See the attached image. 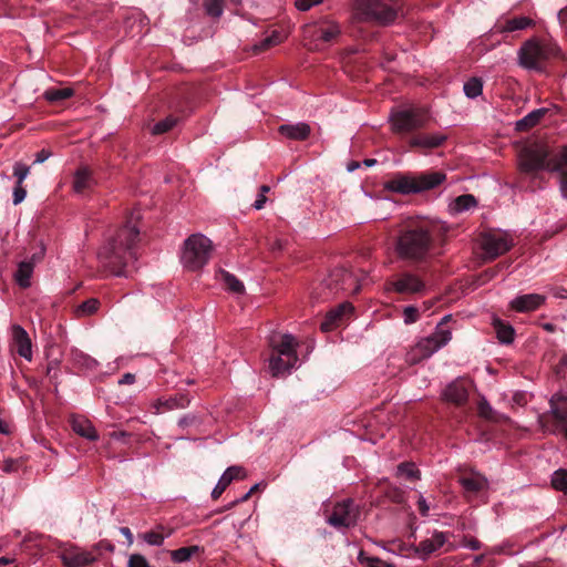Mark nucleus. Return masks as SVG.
Masks as SVG:
<instances>
[{
  "label": "nucleus",
  "mask_w": 567,
  "mask_h": 567,
  "mask_svg": "<svg viewBox=\"0 0 567 567\" xmlns=\"http://www.w3.org/2000/svg\"><path fill=\"white\" fill-rule=\"evenodd\" d=\"M142 537L148 545L153 546H161L165 539V536L157 532H147Z\"/></svg>",
  "instance_id": "nucleus-52"
},
{
  "label": "nucleus",
  "mask_w": 567,
  "mask_h": 567,
  "mask_svg": "<svg viewBox=\"0 0 567 567\" xmlns=\"http://www.w3.org/2000/svg\"><path fill=\"white\" fill-rule=\"evenodd\" d=\"M51 154L52 153L50 151L44 150V148L39 151L35 154L34 163H43V162H45L51 156Z\"/></svg>",
  "instance_id": "nucleus-59"
},
{
  "label": "nucleus",
  "mask_w": 567,
  "mask_h": 567,
  "mask_svg": "<svg viewBox=\"0 0 567 567\" xmlns=\"http://www.w3.org/2000/svg\"><path fill=\"white\" fill-rule=\"evenodd\" d=\"M322 0H296L297 9L301 11H307L315 4L320 3Z\"/></svg>",
  "instance_id": "nucleus-57"
},
{
  "label": "nucleus",
  "mask_w": 567,
  "mask_h": 567,
  "mask_svg": "<svg viewBox=\"0 0 567 567\" xmlns=\"http://www.w3.org/2000/svg\"><path fill=\"white\" fill-rule=\"evenodd\" d=\"M72 429L76 434L87 440L96 441L99 439L92 422L83 416H74L72 419Z\"/></svg>",
  "instance_id": "nucleus-26"
},
{
  "label": "nucleus",
  "mask_w": 567,
  "mask_h": 567,
  "mask_svg": "<svg viewBox=\"0 0 567 567\" xmlns=\"http://www.w3.org/2000/svg\"><path fill=\"white\" fill-rule=\"evenodd\" d=\"M135 245H148L146 234L143 231L142 213L133 208L125 216V221L112 238L109 248H133Z\"/></svg>",
  "instance_id": "nucleus-7"
},
{
  "label": "nucleus",
  "mask_w": 567,
  "mask_h": 567,
  "mask_svg": "<svg viewBox=\"0 0 567 567\" xmlns=\"http://www.w3.org/2000/svg\"><path fill=\"white\" fill-rule=\"evenodd\" d=\"M60 557L66 567H83L95 560L92 551L76 546L65 547L61 550Z\"/></svg>",
  "instance_id": "nucleus-13"
},
{
  "label": "nucleus",
  "mask_w": 567,
  "mask_h": 567,
  "mask_svg": "<svg viewBox=\"0 0 567 567\" xmlns=\"http://www.w3.org/2000/svg\"><path fill=\"white\" fill-rule=\"evenodd\" d=\"M127 567H151L146 558L140 554H133L128 558Z\"/></svg>",
  "instance_id": "nucleus-55"
},
{
  "label": "nucleus",
  "mask_w": 567,
  "mask_h": 567,
  "mask_svg": "<svg viewBox=\"0 0 567 567\" xmlns=\"http://www.w3.org/2000/svg\"><path fill=\"white\" fill-rule=\"evenodd\" d=\"M466 493L476 494L487 488V480L478 473H470L463 475L458 480Z\"/></svg>",
  "instance_id": "nucleus-24"
},
{
  "label": "nucleus",
  "mask_w": 567,
  "mask_h": 567,
  "mask_svg": "<svg viewBox=\"0 0 567 567\" xmlns=\"http://www.w3.org/2000/svg\"><path fill=\"white\" fill-rule=\"evenodd\" d=\"M30 173V168L21 163H17L13 167V175L17 177V184H22Z\"/></svg>",
  "instance_id": "nucleus-54"
},
{
  "label": "nucleus",
  "mask_w": 567,
  "mask_h": 567,
  "mask_svg": "<svg viewBox=\"0 0 567 567\" xmlns=\"http://www.w3.org/2000/svg\"><path fill=\"white\" fill-rule=\"evenodd\" d=\"M74 363L86 370H94L97 367V361L83 352H74Z\"/></svg>",
  "instance_id": "nucleus-42"
},
{
  "label": "nucleus",
  "mask_w": 567,
  "mask_h": 567,
  "mask_svg": "<svg viewBox=\"0 0 567 567\" xmlns=\"http://www.w3.org/2000/svg\"><path fill=\"white\" fill-rule=\"evenodd\" d=\"M483 81L480 78H471L464 84V93L470 99H475L482 94Z\"/></svg>",
  "instance_id": "nucleus-39"
},
{
  "label": "nucleus",
  "mask_w": 567,
  "mask_h": 567,
  "mask_svg": "<svg viewBox=\"0 0 567 567\" xmlns=\"http://www.w3.org/2000/svg\"><path fill=\"white\" fill-rule=\"evenodd\" d=\"M97 258L115 276H127L128 261L136 259L134 250H99Z\"/></svg>",
  "instance_id": "nucleus-8"
},
{
  "label": "nucleus",
  "mask_w": 567,
  "mask_h": 567,
  "mask_svg": "<svg viewBox=\"0 0 567 567\" xmlns=\"http://www.w3.org/2000/svg\"><path fill=\"white\" fill-rule=\"evenodd\" d=\"M567 165V145L561 152L553 157V165H550L551 172L561 171Z\"/></svg>",
  "instance_id": "nucleus-50"
},
{
  "label": "nucleus",
  "mask_w": 567,
  "mask_h": 567,
  "mask_svg": "<svg viewBox=\"0 0 567 567\" xmlns=\"http://www.w3.org/2000/svg\"><path fill=\"white\" fill-rule=\"evenodd\" d=\"M547 113L546 109H537L525 115L523 118L516 122V131L518 132H527L534 126H536L540 120Z\"/></svg>",
  "instance_id": "nucleus-28"
},
{
  "label": "nucleus",
  "mask_w": 567,
  "mask_h": 567,
  "mask_svg": "<svg viewBox=\"0 0 567 567\" xmlns=\"http://www.w3.org/2000/svg\"><path fill=\"white\" fill-rule=\"evenodd\" d=\"M478 414L489 421H499L501 416L492 409L486 400L478 403Z\"/></svg>",
  "instance_id": "nucleus-45"
},
{
  "label": "nucleus",
  "mask_w": 567,
  "mask_h": 567,
  "mask_svg": "<svg viewBox=\"0 0 567 567\" xmlns=\"http://www.w3.org/2000/svg\"><path fill=\"white\" fill-rule=\"evenodd\" d=\"M550 411L554 417L559 422L567 421V402L560 395H554L550 400Z\"/></svg>",
  "instance_id": "nucleus-35"
},
{
  "label": "nucleus",
  "mask_w": 567,
  "mask_h": 567,
  "mask_svg": "<svg viewBox=\"0 0 567 567\" xmlns=\"http://www.w3.org/2000/svg\"><path fill=\"white\" fill-rule=\"evenodd\" d=\"M271 347L275 353H279L286 357L287 363L298 362V357L296 353L297 342L292 334H282L279 337V340L274 338L271 340Z\"/></svg>",
  "instance_id": "nucleus-17"
},
{
  "label": "nucleus",
  "mask_w": 567,
  "mask_h": 567,
  "mask_svg": "<svg viewBox=\"0 0 567 567\" xmlns=\"http://www.w3.org/2000/svg\"><path fill=\"white\" fill-rule=\"evenodd\" d=\"M545 301V297L539 293L522 295L511 301L512 309L518 312L534 311Z\"/></svg>",
  "instance_id": "nucleus-18"
},
{
  "label": "nucleus",
  "mask_w": 567,
  "mask_h": 567,
  "mask_svg": "<svg viewBox=\"0 0 567 567\" xmlns=\"http://www.w3.org/2000/svg\"><path fill=\"white\" fill-rule=\"evenodd\" d=\"M444 543L443 535H436L435 536V543L434 540H424L420 544V547L423 553L431 554L434 550H436L437 547H440Z\"/></svg>",
  "instance_id": "nucleus-51"
},
{
  "label": "nucleus",
  "mask_w": 567,
  "mask_h": 567,
  "mask_svg": "<svg viewBox=\"0 0 567 567\" xmlns=\"http://www.w3.org/2000/svg\"><path fill=\"white\" fill-rule=\"evenodd\" d=\"M399 257L401 259L419 262L425 259V250H399Z\"/></svg>",
  "instance_id": "nucleus-49"
},
{
  "label": "nucleus",
  "mask_w": 567,
  "mask_h": 567,
  "mask_svg": "<svg viewBox=\"0 0 567 567\" xmlns=\"http://www.w3.org/2000/svg\"><path fill=\"white\" fill-rule=\"evenodd\" d=\"M183 248H213V241L203 234H193L185 239Z\"/></svg>",
  "instance_id": "nucleus-37"
},
{
  "label": "nucleus",
  "mask_w": 567,
  "mask_h": 567,
  "mask_svg": "<svg viewBox=\"0 0 567 567\" xmlns=\"http://www.w3.org/2000/svg\"><path fill=\"white\" fill-rule=\"evenodd\" d=\"M494 328L496 331L497 339L502 343H511L514 340V329L509 324H505L501 320H494Z\"/></svg>",
  "instance_id": "nucleus-38"
},
{
  "label": "nucleus",
  "mask_w": 567,
  "mask_h": 567,
  "mask_svg": "<svg viewBox=\"0 0 567 567\" xmlns=\"http://www.w3.org/2000/svg\"><path fill=\"white\" fill-rule=\"evenodd\" d=\"M245 476V471L241 466H229L220 476L216 486L212 492V497L217 499L220 497L223 492L228 487V485L237 478H241Z\"/></svg>",
  "instance_id": "nucleus-22"
},
{
  "label": "nucleus",
  "mask_w": 567,
  "mask_h": 567,
  "mask_svg": "<svg viewBox=\"0 0 567 567\" xmlns=\"http://www.w3.org/2000/svg\"><path fill=\"white\" fill-rule=\"evenodd\" d=\"M282 40H284L282 34L279 31L275 30L271 32L270 35L262 39L259 43H256L252 47V52L255 54L264 52V51L270 49L271 47L279 44L280 42H282Z\"/></svg>",
  "instance_id": "nucleus-36"
},
{
  "label": "nucleus",
  "mask_w": 567,
  "mask_h": 567,
  "mask_svg": "<svg viewBox=\"0 0 567 567\" xmlns=\"http://www.w3.org/2000/svg\"><path fill=\"white\" fill-rule=\"evenodd\" d=\"M419 319V310L414 306H408L403 310V320L405 324L416 322Z\"/></svg>",
  "instance_id": "nucleus-53"
},
{
  "label": "nucleus",
  "mask_w": 567,
  "mask_h": 567,
  "mask_svg": "<svg viewBox=\"0 0 567 567\" xmlns=\"http://www.w3.org/2000/svg\"><path fill=\"white\" fill-rule=\"evenodd\" d=\"M135 382V375L132 373H125L120 380L118 384H133Z\"/></svg>",
  "instance_id": "nucleus-62"
},
{
  "label": "nucleus",
  "mask_w": 567,
  "mask_h": 567,
  "mask_svg": "<svg viewBox=\"0 0 567 567\" xmlns=\"http://www.w3.org/2000/svg\"><path fill=\"white\" fill-rule=\"evenodd\" d=\"M446 181V174L441 171L420 173H396L384 182V189L402 194H420L437 188Z\"/></svg>",
  "instance_id": "nucleus-3"
},
{
  "label": "nucleus",
  "mask_w": 567,
  "mask_h": 567,
  "mask_svg": "<svg viewBox=\"0 0 567 567\" xmlns=\"http://www.w3.org/2000/svg\"><path fill=\"white\" fill-rule=\"evenodd\" d=\"M209 258V250H181L179 255L183 266L190 270L199 269Z\"/></svg>",
  "instance_id": "nucleus-19"
},
{
  "label": "nucleus",
  "mask_w": 567,
  "mask_h": 567,
  "mask_svg": "<svg viewBox=\"0 0 567 567\" xmlns=\"http://www.w3.org/2000/svg\"><path fill=\"white\" fill-rule=\"evenodd\" d=\"M560 188L564 197L567 198V169L561 172Z\"/></svg>",
  "instance_id": "nucleus-60"
},
{
  "label": "nucleus",
  "mask_w": 567,
  "mask_h": 567,
  "mask_svg": "<svg viewBox=\"0 0 567 567\" xmlns=\"http://www.w3.org/2000/svg\"><path fill=\"white\" fill-rule=\"evenodd\" d=\"M99 305H100V302L97 299H94V298L89 299L78 307L76 312L80 316L92 315L97 310Z\"/></svg>",
  "instance_id": "nucleus-48"
},
{
  "label": "nucleus",
  "mask_w": 567,
  "mask_h": 567,
  "mask_svg": "<svg viewBox=\"0 0 567 567\" xmlns=\"http://www.w3.org/2000/svg\"><path fill=\"white\" fill-rule=\"evenodd\" d=\"M188 404H189V400L186 396L181 395L178 398L175 396V398H169L167 400L157 399L153 402L152 406L154 408L155 413H162L164 411H171L174 409H184Z\"/></svg>",
  "instance_id": "nucleus-27"
},
{
  "label": "nucleus",
  "mask_w": 567,
  "mask_h": 567,
  "mask_svg": "<svg viewBox=\"0 0 567 567\" xmlns=\"http://www.w3.org/2000/svg\"><path fill=\"white\" fill-rule=\"evenodd\" d=\"M27 196V190L22 184H17L13 189V204L18 205L23 202Z\"/></svg>",
  "instance_id": "nucleus-56"
},
{
  "label": "nucleus",
  "mask_w": 567,
  "mask_h": 567,
  "mask_svg": "<svg viewBox=\"0 0 567 567\" xmlns=\"http://www.w3.org/2000/svg\"><path fill=\"white\" fill-rule=\"evenodd\" d=\"M551 485L557 491H567V472L564 470L556 471L551 477Z\"/></svg>",
  "instance_id": "nucleus-47"
},
{
  "label": "nucleus",
  "mask_w": 567,
  "mask_h": 567,
  "mask_svg": "<svg viewBox=\"0 0 567 567\" xmlns=\"http://www.w3.org/2000/svg\"><path fill=\"white\" fill-rule=\"evenodd\" d=\"M358 560L363 567H391L390 564L378 557L367 556L363 550L359 551Z\"/></svg>",
  "instance_id": "nucleus-43"
},
{
  "label": "nucleus",
  "mask_w": 567,
  "mask_h": 567,
  "mask_svg": "<svg viewBox=\"0 0 567 567\" xmlns=\"http://www.w3.org/2000/svg\"><path fill=\"white\" fill-rule=\"evenodd\" d=\"M198 550V547L197 546H193V547H182L179 549H176V550H173L172 551V559L175 561V563H184V561H187L192 555Z\"/></svg>",
  "instance_id": "nucleus-44"
},
{
  "label": "nucleus",
  "mask_w": 567,
  "mask_h": 567,
  "mask_svg": "<svg viewBox=\"0 0 567 567\" xmlns=\"http://www.w3.org/2000/svg\"><path fill=\"white\" fill-rule=\"evenodd\" d=\"M558 52L559 49L556 44L532 38L519 48L517 53L518 64L526 70L543 72L547 61L556 56Z\"/></svg>",
  "instance_id": "nucleus-5"
},
{
  "label": "nucleus",
  "mask_w": 567,
  "mask_h": 567,
  "mask_svg": "<svg viewBox=\"0 0 567 567\" xmlns=\"http://www.w3.org/2000/svg\"><path fill=\"white\" fill-rule=\"evenodd\" d=\"M354 308L350 302H343L338 307L331 309L324 317L321 322V330L324 332H329L340 324H342L347 319L350 318Z\"/></svg>",
  "instance_id": "nucleus-14"
},
{
  "label": "nucleus",
  "mask_w": 567,
  "mask_h": 567,
  "mask_svg": "<svg viewBox=\"0 0 567 567\" xmlns=\"http://www.w3.org/2000/svg\"><path fill=\"white\" fill-rule=\"evenodd\" d=\"M279 133L295 141H305L310 135V126L306 123H298L295 125L284 124L278 128Z\"/></svg>",
  "instance_id": "nucleus-25"
},
{
  "label": "nucleus",
  "mask_w": 567,
  "mask_h": 567,
  "mask_svg": "<svg viewBox=\"0 0 567 567\" xmlns=\"http://www.w3.org/2000/svg\"><path fill=\"white\" fill-rule=\"evenodd\" d=\"M467 388L461 380L451 382L443 392V398L455 404H463L467 400Z\"/></svg>",
  "instance_id": "nucleus-23"
},
{
  "label": "nucleus",
  "mask_w": 567,
  "mask_h": 567,
  "mask_svg": "<svg viewBox=\"0 0 567 567\" xmlns=\"http://www.w3.org/2000/svg\"><path fill=\"white\" fill-rule=\"evenodd\" d=\"M533 24V20L527 17H515L506 19L504 22H498L495 28L499 32H513L523 30Z\"/></svg>",
  "instance_id": "nucleus-29"
},
{
  "label": "nucleus",
  "mask_w": 567,
  "mask_h": 567,
  "mask_svg": "<svg viewBox=\"0 0 567 567\" xmlns=\"http://www.w3.org/2000/svg\"><path fill=\"white\" fill-rule=\"evenodd\" d=\"M204 6L208 16L219 18L223 13L224 0H205Z\"/></svg>",
  "instance_id": "nucleus-46"
},
{
  "label": "nucleus",
  "mask_w": 567,
  "mask_h": 567,
  "mask_svg": "<svg viewBox=\"0 0 567 567\" xmlns=\"http://www.w3.org/2000/svg\"><path fill=\"white\" fill-rule=\"evenodd\" d=\"M450 227L441 221L408 218L398 235L395 248H429L433 244L447 245Z\"/></svg>",
  "instance_id": "nucleus-2"
},
{
  "label": "nucleus",
  "mask_w": 567,
  "mask_h": 567,
  "mask_svg": "<svg viewBox=\"0 0 567 567\" xmlns=\"http://www.w3.org/2000/svg\"><path fill=\"white\" fill-rule=\"evenodd\" d=\"M220 280L225 284L227 290L234 295H244L245 293V286L244 284L236 278L234 275H231L228 271H220L219 274Z\"/></svg>",
  "instance_id": "nucleus-33"
},
{
  "label": "nucleus",
  "mask_w": 567,
  "mask_h": 567,
  "mask_svg": "<svg viewBox=\"0 0 567 567\" xmlns=\"http://www.w3.org/2000/svg\"><path fill=\"white\" fill-rule=\"evenodd\" d=\"M396 475L408 480L416 481L420 478V471L413 463H401L396 467Z\"/></svg>",
  "instance_id": "nucleus-40"
},
{
  "label": "nucleus",
  "mask_w": 567,
  "mask_h": 567,
  "mask_svg": "<svg viewBox=\"0 0 567 567\" xmlns=\"http://www.w3.org/2000/svg\"><path fill=\"white\" fill-rule=\"evenodd\" d=\"M74 91L71 87H50L45 90L43 96L47 101L51 103H59L66 99L72 97Z\"/></svg>",
  "instance_id": "nucleus-34"
},
{
  "label": "nucleus",
  "mask_w": 567,
  "mask_h": 567,
  "mask_svg": "<svg viewBox=\"0 0 567 567\" xmlns=\"http://www.w3.org/2000/svg\"><path fill=\"white\" fill-rule=\"evenodd\" d=\"M177 117L173 115L167 116L153 126L152 134L159 135L171 131L177 124Z\"/></svg>",
  "instance_id": "nucleus-41"
},
{
  "label": "nucleus",
  "mask_w": 567,
  "mask_h": 567,
  "mask_svg": "<svg viewBox=\"0 0 567 567\" xmlns=\"http://www.w3.org/2000/svg\"><path fill=\"white\" fill-rule=\"evenodd\" d=\"M483 243L480 248H513L516 243L506 231L491 229L482 234Z\"/></svg>",
  "instance_id": "nucleus-16"
},
{
  "label": "nucleus",
  "mask_w": 567,
  "mask_h": 567,
  "mask_svg": "<svg viewBox=\"0 0 567 567\" xmlns=\"http://www.w3.org/2000/svg\"><path fill=\"white\" fill-rule=\"evenodd\" d=\"M477 200L472 194H464L457 196L453 203L450 205V209L453 214H460L471 208L476 207Z\"/></svg>",
  "instance_id": "nucleus-32"
},
{
  "label": "nucleus",
  "mask_w": 567,
  "mask_h": 567,
  "mask_svg": "<svg viewBox=\"0 0 567 567\" xmlns=\"http://www.w3.org/2000/svg\"><path fill=\"white\" fill-rule=\"evenodd\" d=\"M417 505H419V511H420L421 515L427 516L430 506L427 505L426 499L422 495H420V497H419Z\"/></svg>",
  "instance_id": "nucleus-58"
},
{
  "label": "nucleus",
  "mask_w": 567,
  "mask_h": 567,
  "mask_svg": "<svg viewBox=\"0 0 567 567\" xmlns=\"http://www.w3.org/2000/svg\"><path fill=\"white\" fill-rule=\"evenodd\" d=\"M429 121V111L423 107L400 110L391 116L392 131L400 135L411 150L422 154L442 146L447 140L442 133L423 132Z\"/></svg>",
  "instance_id": "nucleus-1"
},
{
  "label": "nucleus",
  "mask_w": 567,
  "mask_h": 567,
  "mask_svg": "<svg viewBox=\"0 0 567 567\" xmlns=\"http://www.w3.org/2000/svg\"><path fill=\"white\" fill-rule=\"evenodd\" d=\"M93 179L91 176V172L86 167H80L73 178V189L78 194H83L85 190L90 189L92 186Z\"/></svg>",
  "instance_id": "nucleus-30"
},
{
  "label": "nucleus",
  "mask_w": 567,
  "mask_h": 567,
  "mask_svg": "<svg viewBox=\"0 0 567 567\" xmlns=\"http://www.w3.org/2000/svg\"><path fill=\"white\" fill-rule=\"evenodd\" d=\"M296 363L297 362L287 363L286 357L279 353H275L269 360V368L272 375L278 377L289 373L290 370L296 365Z\"/></svg>",
  "instance_id": "nucleus-31"
},
{
  "label": "nucleus",
  "mask_w": 567,
  "mask_h": 567,
  "mask_svg": "<svg viewBox=\"0 0 567 567\" xmlns=\"http://www.w3.org/2000/svg\"><path fill=\"white\" fill-rule=\"evenodd\" d=\"M43 259L44 250H38L30 257H25L18 262L13 279L20 288L27 289L31 286V278L34 271V267Z\"/></svg>",
  "instance_id": "nucleus-12"
},
{
  "label": "nucleus",
  "mask_w": 567,
  "mask_h": 567,
  "mask_svg": "<svg viewBox=\"0 0 567 567\" xmlns=\"http://www.w3.org/2000/svg\"><path fill=\"white\" fill-rule=\"evenodd\" d=\"M401 10L402 0H353L352 22L386 25L396 19Z\"/></svg>",
  "instance_id": "nucleus-4"
},
{
  "label": "nucleus",
  "mask_w": 567,
  "mask_h": 567,
  "mask_svg": "<svg viewBox=\"0 0 567 567\" xmlns=\"http://www.w3.org/2000/svg\"><path fill=\"white\" fill-rule=\"evenodd\" d=\"M393 289L399 293H415L424 289V282L412 274H404L392 284Z\"/></svg>",
  "instance_id": "nucleus-21"
},
{
  "label": "nucleus",
  "mask_w": 567,
  "mask_h": 567,
  "mask_svg": "<svg viewBox=\"0 0 567 567\" xmlns=\"http://www.w3.org/2000/svg\"><path fill=\"white\" fill-rule=\"evenodd\" d=\"M267 202V197L266 195L264 194H259L257 199L255 200V203L252 204V206L256 208V209H261L264 208L265 204Z\"/></svg>",
  "instance_id": "nucleus-61"
},
{
  "label": "nucleus",
  "mask_w": 567,
  "mask_h": 567,
  "mask_svg": "<svg viewBox=\"0 0 567 567\" xmlns=\"http://www.w3.org/2000/svg\"><path fill=\"white\" fill-rule=\"evenodd\" d=\"M558 20L561 24L567 22V6L558 12Z\"/></svg>",
  "instance_id": "nucleus-64"
},
{
  "label": "nucleus",
  "mask_w": 567,
  "mask_h": 567,
  "mask_svg": "<svg viewBox=\"0 0 567 567\" xmlns=\"http://www.w3.org/2000/svg\"><path fill=\"white\" fill-rule=\"evenodd\" d=\"M359 509L351 499L337 503L327 523L334 528H349L357 524Z\"/></svg>",
  "instance_id": "nucleus-11"
},
{
  "label": "nucleus",
  "mask_w": 567,
  "mask_h": 567,
  "mask_svg": "<svg viewBox=\"0 0 567 567\" xmlns=\"http://www.w3.org/2000/svg\"><path fill=\"white\" fill-rule=\"evenodd\" d=\"M450 319V315L444 316L431 336L422 338L414 347L411 348L406 353V361L410 364H416L422 360L430 358L451 341L452 332L445 327V323Z\"/></svg>",
  "instance_id": "nucleus-6"
},
{
  "label": "nucleus",
  "mask_w": 567,
  "mask_h": 567,
  "mask_svg": "<svg viewBox=\"0 0 567 567\" xmlns=\"http://www.w3.org/2000/svg\"><path fill=\"white\" fill-rule=\"evenodd\" d=\"M553 157L548 158V152L543 150H525L519 157V171L523 174L530 175L533 178L538 177V173L543 169L550 171Z\"/></svg>",
  "instance_id": "nucleus-9"
},
{
  "label": "nucleus",
  "mask_w": 567,
  "mask_h": 567,
  "mask_svg": "<svg viewBox=\"0 0 567 567\" xmlns=\"http://www.w3.org/2000/svg\"><path fill=\"white\" fill-rule=\"evenodd\" d=\"M323 286L330 290V292L327 293L324 298L331 297L339 290L352 293H355L360 290V285L358 284L354 275L343 268L334 269L324 280Z\"/></svg>",
  "instance_id": "nucleus-10"
},
{
  "label": "nucleus",
  "mask_w": 567,
  "mask_h": 567,
  "mask_svg": "<svg viewBox=\"0 0 567 567\" xmlns=\"http://www.w3.org/2000/svg\"><path fill=\"white\" fill-rule=\"evenodd\" d=\"M121 534L127 539L128 545L133 544V535L128 527H121L120 529Z\"/></svg>",
  "instance_id": "nucleus-63"
},
{
  "label": "nucleus",
  "mask_w": 567,
  "mask_h": 567,
  "mask_svg": "<svg viewBox=\"0 0 567 567\" xmlns=\"http://www.w3.org/2000/svg\"><path fill=\"white\" fill-rule=\"evenodd\" d=\"M11 340L17 353L27 361H31L33 357L32 342L27 330L19 324H13Z\"/></svg>",
  "instance_id": "nucleus-15"
},
{
  "label": "nucleus",
  "mask_w": 567,
  "mask_h": 567,
  "mask_svg": "<svg viewBox=\"0 0 567 567\" xmlns=\"http://www.w3.org/2000/svg\"><path fill=\"white\" fill-rule=\"evenodd\" d=\"M316 34L323 42L332 43L341 35V27L333 20L324 19L317 24Z\"/></svg>",
  "instance_id": "nucleus-20"
}]
</instances>
